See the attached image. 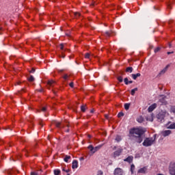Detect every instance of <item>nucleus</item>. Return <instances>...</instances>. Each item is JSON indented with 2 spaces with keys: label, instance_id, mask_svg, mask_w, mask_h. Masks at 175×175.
<instances>
[{
  "label": "nucleus",
  "instance_id": "36",
  "mask_svg": "<svg viewBox=\"0 0 175 175\" xmlns=\"http://www.w3.org/2000/svg\"><path fill=\"white\" fill-rule=\"evenodd\" d=\"M159 50H161V48L157 47L154 49V53H158V51H159Z\"/></svg>",
  "mask_w": 175,
  "mask_h": 175
},
{
  "label": "nucleus",
  "instance_id": "38",
  "mask_svg": "<svg viewBox=\"0 0 175 175\" xmlns=\"http://www.w3.org/2000/svg\"><path fill=\"white\" fill-rule=\"evenodd\" d=\"M69 85L70 87H71V88H73V86H74L73 82L70 83Z\"/></svg>",
  "mask_w": 175,
  "mask_h": 175
},
{
  "label": "nucleus",
  "instance_id": "30",
  "mask_svg": "<svg viewBox=\"0 0 175 175\" xmlns=\"http://www.w3.org/2000/svg\"><path fill=\"white\" fill-rule=\"evenodd\" d=\"M118 81H119L120 83H122V81H123V78H122V77H118Z\"/></svg>",
  "mask_w": 175,
  "mask_h": 175
},
{
  "label": "nucleus",
  "instance_id": "53",
  "mask_svg": "<svg viewBox=\"0 0 175 175\" xmlns=\"http://www.w3.org/2000/svg\"><path fill=\"white\" fill-rule=\"evenodd\" d=\"M107 35H109V33H107Z\"/></svg>",
  "mask_w": 175,
  "mask_h": 175
},
{
  "label": "nucleus",
  "instance_id": "46",
  "mask_svg": "<svg viewBox=\"0 0 175 175\" xmlns=\"http://www.w3.org/2000/svg\"><path fill=\"white\" fill-rule=\"evenodd\" d=\"M67 128H69V124H66Z\"/></svg>",
  "mask_w": 175,
  "mask_h": 175
},
{
  "label": "nucleus",
  "instance_id": "22",
  "mask_svg": "<svg viewBox=\"0 0 175 175\" xmlns=\"http://www.w3.org/2000/svg\"><path fill=\"white\" fill-rule=\"evenodd\" d=\"M136 91H137V88H134V89H133V90H131V95H132L133 96V95H135Z\"/></svg>",
  "mask_w": 175,
  "mask_h": 175
},
{
  "label": "nucleus",
  "instance_id": "29",
  "mask_svg": "<svg viewBox=\"0 0 175 175\" xmlns=\"http://www.w3.org/2000/svg\"><path fill=\"white\" fill-rule=\"evenodd\" d=\"M28 80L29 81H33V80H35V78H33V76H30L29 78H28Z\"/></svg>",
  "mask_w": 175,
  "mask_h": 175
},
{
  "label": "nucleus",
  "instance_id": "44",
  "mask_svg": "<svg viewBox=\"0 0 175 175\" xmlns=\"http://www.w3.org/2000/svg\"><path fill=\"white\" fill-rule=\"evenodd\" d=\"M173 52H167V54H172Z\"/></svg>",
  "mask_w": 175,
  "mask_h": 175
},
{
  "label": "nucleus",
  "instance_id": "23",
  "mask_svg": "<svg viewBox=\"0 0 175 175\" xmlns=\"http://www.w3.org/2000/svg\"><path fill=\"white\" fill-rule=\"evenodd\" d=\"M71 159L70 156L66 155L64 158V161L68 163V162H69V159Z\"/></svg>",
  "mask_w": 175,
  "mask_h": 175
},
{
  "label": "nucleus",
  "instance_id": "28",
  "mask_svg": "<svg viewBox=\"0 0 175 175\" xmlns=\"http://www.w3.org/2000/svg\"><path fill=\"white\" fill-rule=\"evenodd\" d=\"M143 117L140 116L139 118H137L138 122H143Z\"/></svg>",
  "mask_w": 175,
  "mask_h": 175
},
{
  "label": "nucleus",
  "instance_id": "26",
  "mask_svg": "<svg viewBox=\"0 0 175 175\" xmlns=\"http://www.w3.org/2000/svg\"><path fill=\"white\" fill-rule=\"evenodd\" d=\"M116 142H121V137L119 135H117L116 137Z\"/></svg>",
  "mask_w": 175,
  "mask_h": 175
},
{
  "label": "nucleus",
  "instance_id": "45",
  "mask_svg": "<svg viewBox=\"0 0 175 175\" xmlns=\"http://www.w3.org/2000/svg\"><path fill=\"white\" fill-rule=\"evenodd\" d=\"M168 9H170V5H167Z\"/></svg>",
  "mask_w": 175,
  "mask_h": 175
},
{
  "label": "nucleus",
  "instance_id": "17",
  "mask_svg": "<svg viewBox=\"0 0 175 175\" xmlns=\"http://www.w3.org/2000/svg\"><path fill=\"white\" fill-rule=\"evenodd\" d=\"M120 154H121V151L116 150V151L114 152L113 155H114L115 157H120Z\"/></svg>",
  "mask_w": 175,
  "mask_h": 175
},
{
  "label": "nucleus",
  "instance_id": "48",
  "mask_svg": "<svg viewBox=\"0 0 175 175\" xmlns=\"http://www.w3.org/2000/svg\"><path fill=\"white\" fill-rule=\"evenodd\" d=\"M66 131L69 132V129H67Z\"/></svg>",
  "mask_w": 175,
  "mask_h": 175
},
{
  "label": "nucleus",
  "instance_id": "4",
  "mask_svg": "<svg viewBox=\"0 0 175 175\" xmlns=\"http://www.w3.org/2000/svg\"><path fill=\"white\" fill-rule=\"evenodd\" d=\"M113 174L114 175H123L124 171L122 170V169L118 167V168L115 169Z\"/></svg>",
  "mask_w": 175,
  "mask_h": 175
},
{
  "label": "nucleus",
  "instance_id": "37",
  "mask_svg": "<svg viewBox=\"0 0 175 175\" xmlns=\"http://www.w3.org/2000/svg\"><path fill=\"white\" fill-rule=\"evenodd\" d=\"M69 77V75H65L64 76V80H67V79Z\"/></svg>",
  "mask_w": 175,
  "mask_h": 175
},
{
  "label": "nucleus",
  "instance_id": "10",
  "mask_svg": "<svg viewBox=\"0 0 175 175\" xmlns=\"http://www.w3.org/2000/svg\"><path fill=\"white\" fill-rule=\"evenodd\" d=\"M166 114H167V112H166V111H161L159 112L158 116L160 118H164V117H165V116H166Z\"/></svg>",
  "mask_w": 175,
  "mask_h": 175
},
{
  "label": "nucleus",
  "instance_id": "19",
  "mask_svg": "<svg viewBox=\"0 0 175 175\" xmlns=\"http://www.w3.org/2000/svg\"><path fill=\"white\" fill-rule=\"evenodd\" d=\"M135 165L134 164H132L131 165V174H133V173L135 172Z\"/></svg>",
  "mask_w": 175,
  "mask_h": 175
},
{
  "label": "nucleus",
  "instance_id": "33",
  "mask_svg": "<svg viewBox=\"0 0 175 175\" xmlns=\"http://www.w3.org/2000/svg\"><path fill=\"white\" fill-rule=\"evenodd\" d=\"M90 57H91V55H90V53H85V58L90 59Z\"/></svg>",
  "mask_w": 175,
  "mask_h": 175
},
{
  "label": "nucleus",
  "instance_id": "42",
  "mask_svg": "<svg viewBox=\"0 0 175 175\" xmlns=\"http://www.w3.org/2000/svg\"><path fill=\"white\" fill-rule=\"evenodd\" d=\"M31 175H38V172H31Z\"/></svg>",
  "mask_w": 175,
  "mask_h": 175
},
{
  "label": "nucleus",
  "instance_id": "50",
  "mask_svg": "<svg viewBox=\"0 0 175 175\" xmlns=\"http://www.w3.org/2000/svg\"><path fill=\"white\" fill-rule=\"evenodd\" d=\"M66 172L68 173V172H69V171L66 170Z\"/></svg>",
  "mask_w": 175,
  "mask_h": 175
},
{
  "label": "nucleus",
  "instance_id": "6",
  "mask_svg": "<svg viewBox=\"0 0 175 175\" xmlns=\"http://www.w3.org/2000/svg\"><path fill=\"white\" fill-rule=\"evenodd\" d=\"M170 174L171 175H175V164H170Z\"/></svg>",
  "mask_w": 175,
  "mask_h": 175
},
{
  "label": "nucleus",
  "instance_id": "8",
  "mask_svg": "<svg viewBox=\"0 0 175 175\" xmlns=\"http://www.w3.org/2000/svg\"><path fill=\"white\" fill-rule=\"evenodd\" d=\"M165 96H160V99L159 100V102L161 103V105H166L167 102L166 100L165 99Z\"/></svg>",
  "mask_w": 175,
  "mask_h": 175
},
{
  "label": "nucleus",
  "instance_id": "47",
  "mask_svg": "<svg viewBox=\"0 0 175 175\" xmlns=\"http://www.w3.org/2000/svg\"><path fill=\"white\" fill-rule=\"evenodd\" d=\"M91 113H94V110H92V111H91Z\"/></svg>",
  "mask_w": 175,
  "mask_h": 175
},
{
  "label": "nucleus",
  "instance_id": "32",
  "mask_svg": "<svg viewBox=\"0 0 175 175\" xmlns=\"http://www.w3.org/2000/svg\"><path fill=\"white\" fill-rule=\"evenodd\" d=\"M170 112L171 113H175V107H172L170 109Z\"/></svg>",
  "mask_w": 175,
  "mask_h": 175
},
{
  "label": "nucleus",
  "instance_id": "31",
  "mask_svg": "<svg viewBox=\"0 0 175 175\" xmlns=\"http://www.w3.org/2000/svg\"><path fill=\"white\" fill-rule=\"evenodd\" d=\"M81 111H85V106H84V105H82L81 107Z\"/></svg>",
  "mask_w": 175,
  "mask_h": 175
},
{
  "label": "nucleus",
  "instance_id": "41",
  "mask_svg": "<svg viewBox=\"0 0 175 175\" xmlns=\"http://www.w3.org/2000/svg\"><path fill=\"white\" fill-rule=\"evenodd\" d=\"M60 49H61V50H64V44H60Z\"/></svg>",
  "mask_w": 175,
  "mask_h": 175
},
{
  "label": "nucleus",
  "instance_id": "9",
  "mask_svg": "<svg viewBox=\"0 0 175 175\" xmlns=\"http://www.w3.org/2000/svg\"><path fill=\"white\" fill-rule=\"evenodd\" d=\"M124 162L132 163L133 162V156H129L126 159H124Z\"/></svg>",
  "mask_w": 175,
  "mask_h": 175
},
{
  "label": "nucleus",
  "instance_id": "39",
  "mask_svg": "<svg viewBox=\"0 0 175 175\" xmlns=\"http://www.w3.org/2000/svg\"><path fill=\"white\" fill-rule=\"evenodd\" d=\"M46 109H47V108H46V107H43L42 108V111H46Z\"/></svg>",
  "mask_w": 175,
  "mask_h": 175
},
{
  "label": "nucleus",
  "instance_id": "25",
  "mask_svg": "<svg viewBox=\"0 0 175 175\" xmlns=\"http://www.w3.org/2000/svg\"><path fill=\"white\" fill-rule=\"evenodd\" d=\"M130 106H131L130 104H128V103L125 104V105H124V109H125V110H129V107H130Z\"/></svg>",
  "mask_w": 175,
  "mask_h": 175
},
{
  "label": "nucleus",
  "instance_id": "11",
  "mask_svg": "<svg viewBox=\"0 0 175 175\" xmlns=\"http://www.w3.org/2000/svg\"><path fill=\"white\" fill-rule=\"evenodd\" d=\"M72 167L73 169H77V167H79V162L77 161V160H74L72 161Z\"/></svg>",
  "mask_w": 175,
  "mask_h": 175
},
{
  "label": "nucleus",
  "instance_id": "40",
  "mask_svg": "<svg viewBox=\"0 0 175 175\" xmlns=\"http://www.w3.org/2000/svg\"><path fill=\"white\" fill-rule=\"evenodd\" d=\"M97 175H103V172L102 171H99Z\"/></svg>",
  "mask_w": 175,
  "mask_h": 175
},
{
  "label": "nucleus",
  "instance_id": "3",
  "mask_svg": "<svg viewBox=\"0 0 175 175\" xmlns=\"http://www.w3.org/2000/svg\"><path fill=\"white\" fill-rule=\"evenodd\" d=\"M88 150H90V151H91V152H92L93 154H95V152H96V151H99V150H100V148H102V145H98L97 146H96L95 148H94V146H92V145H90L88 147Z\"/></svg>",
  "mask_w": 175,
  "mask_h": 175
},
{
  "label": "nucleus",
  "instance_id": "24",
  "mask_svg": "<svg viewBox=\"0 0 175 175\" xmlns=\"http://www.w3.org/2000/svg\"><path fill=\"white\" fill-rule=\"evenodd\" d=\"M54 174H55V175L61 174V170H54Z\"/></svg>",
  "mask_w": 175,
  "mask_h": 175
},
{
  "label": "nucleus",
  "instance_id": "51",
  "mask_svg": "<svg viewBox=\"0 0 175 175\" xmlns=\"http://www.w3.org/2000/svg\"><path fill=\"white\" fill-rule=\"evenodd\" d=\"M2 29V28H0V31Z\"/></svg>",
  "mask_w": 175,
  "mask_h": 175
},
{
  "label": "nucleus",
  "instance_id": "34",
  "mask_svg": "<svg viewBox=\"0 0 175 175\" xmlns=\"http://www.w3.org/2000/svg\"><path fill=\"white\" fill-rule=\"evenodd\" d=\"M118 117H124V113L122 112H120L118 114Z\"/></svg>",
  "mask_w": 175,
  "mask_h": 175
},
{
  "label": "nucleus",
  "instance_id": "16",
  "mask_svg": "<svg viewBox=\"0 0 175 175\" xmlns=\"http://www.w3.org/2000/svg\"><path fill=\"white\" fill-rule=\"evenodd\" d=\"M132 83H133V81H129L128 78L124 79V83L126 84V85H128L129 84H132Z\"/></svg>",
  "mask_w": 175,
  "mask_h": 175
},
{
  "label": "nucleus",
  "instance_id": "49",
  "mask_svg": "<svg viewBox=\"0 0 175 175\" xmlns=\"http://www.w3.org/2000/svg\"><path fill=\"white\" fill-rule=\"evenodd\" d=\"M172 46V45L171 44H170V47H171Z\"/></svg>",
  "mask_w": 175,
  "mask_h": 175
},
{
  "label": "nucleus",
  "instance_id": "20",
  "mask_svg": "<svg viewBox=\"0 0 175 175\" xmlns=\"http://www.w3.org/2000/svg\"><path fill=\"white\" fill-rule=\"evenodd\" d=\"M133 71V68L132 67H127L126 69V72H129V73H132Z\"/></svg>",
  "mask_w": 175,
  "mask_h": 175
},
{
  "label": "nucleus",
  "instance_id": "1",
  "mask_svg": "<svg viewBox=\"0 0 175 175\" xmlns=\"http://www.w3.org/2000/svg\"><path fill=\"white\" fill-rule=\"evenodd\" d=\"M146 130L143 128H133L129 131V136L130 137H134L135 139V142L137 143H142L143 142V135H144Z\"/></svg>",
  "mask_w": 175,
  "mask_h": 175
},
{
  "label": "nucleus",
  "instance_id": "7",
  "mask_svg": "<svg viewBox=\"0 0 175 175\" xmlns=\"http://www.w3.org/2000/svg\"><path fill=\"white\" fill-rule=\"evenodd\" d=\"M170 133H172V131H170V130H165V131L161 132V135L164 137H166V136H169V135H170Z\"/></svg>",
  "mask_w": 175,
  "mask_h": 175
},
{
  "label": "nucleus",
  "instance_id": "5",
  "mask_svg": "<svg viewBox=\"0 0 175 175\" xmlns=\"http://www.w3.org/2000/svg\"><path fill=\"white\" fill-rule=\"evenodd\" d=\"M157 103H154L152 105H150L148 109V111L149 113H151V111H154V110H155V109H157Z\"/></svg>",
  "mask_w": 175,
  "mask_h": 175
},
{
  "label": "nucleus",
  "instance_id": "12",
  "mask_svg": "<svg viewBox=\"0 0 175 175\" xmlns=\"http://www.w3.org/2000/svg\"><path fill=\"white\" fill-rule=\"evenodd\" d=\"M47 84L48 85H49V87H54V85H55V81H54L53 80H49Z\"/></svg>",
  "mask_w": 175,
  "mask_h": 175
},
{
  "label": "nucleus",
  "instance_id": "13",
  "mask_svg": "<svg viewBox=\"0 0 175 175\" xmlns=\"http://www.w3.org/2000/svg\"><path fill=\"white\" fill-rule=\"evenodd\" d=\"M147 172V167H144L138 170V173H142L144 174Z\"/></svg>",
  "mask_w": 175,
  "mask_h": 175
},
{
  "label": "nucleus",
  "instance_id": "35",
  "mask_svg": "<svg viewBox=\"0 0 175 175\" xmlns=\"http://www.w3.org/2000/svg\"><path fill=\"white\" fill-rule=\"evenodd\" d=\"M56 126H57V128H61V122H57Z\"/></svg>",
  "mask_w": 175,
  "mask_h": 175
},
{
  "label": "nucleus",
  "instance_id": "18",
  "mask_svg": "<svg viewBox=\"0 0 175 175\" xmlns=\"http://www.w3.org/2000/svg\"><path fill=\"white\" fill-rule=\"evenodd\" d=\"M168 129H175V123H172L167 126Z\"/></svg>",
  "mask_w": 175,
  "mask_h": 175
},
{
  "label": "nucleus",
  "instance_id": "21",
  "mask_svg": "<svg viewBox=\"0 0 175 175\" xmlns=\"http://www.w3.org/2000/svg\"><path fill=\"white\" fill-rule=\"evenodd\" d=\"M147 121L152 122L154 121V116L152 115H150V116L148 118H146Z\"/></svg>",
  "mask_w": 175,
  "mask_h": 175
},
{
  "label": "nucleus",
  "instance_id": "14",
  "mask_svg": "<svg viewBox=\"0 0 175 175\" xmlns=\"http://www.w3.org/2000/svg\"><path fill=\"white\" fill-rule=\"evenodd\" d=\"M169 66H170L169 64L167 65L165 68L160 72V75H163L164 73H165L166 70H167V69L169 68Z\"/></svg>",
  "mask_w": 175,
  "mask_h": 175
},
{
  "label": "nucleus",
  "instance_id": "15",
  "mask_svg": "<svg viewBox=\"0 0 175 175\" xmlns=\"http://www.w3.org/2000/svg\"><path fill=\"white\" fill-rule=\"evenodd\" d=\"M140 76H142V75L140 73L132 75V77H133V80H136V79H137V77H140Z\"/></svg>",
  "mask_w": 175,
  "mask_h": 175
},
{
  "label": "nucleus",
  "instance_id": "54",
  "mask_svg": "<svg viewBox=\"0 0 175 175\" xmlns=\"http://www.w3.org/2000/svg\"><path fill=\"white\" fill-rule=\"evenodd\" d=\"M67 175H70L69 174H68Z\"/></svg>",
  "mask_w": 175,
  "mask_h": 175
},
{
  "label": "nucleus",
  "instance_id": "2",
  "mask_svg": "<svg viewBox=\"0 0 175 175\" xmlns=\"http://www.w3.org/2000/svg\"><path fill=\"white\" fill-rule=\"evenodd\" d=\"M154 140L153 138H146L142 144L144 147H150V146L154 144Z\"/></svg>",
  "mask_w": 175,
  "mask_h": 175
},
{
  "label": "nucleus",
  "instance_id": "52",
  "mask_svg": "<svg viewBox=\"0 0 175 175\" xmlns=\"http://www.w3.org/2000/svg\"><path fill=\"white\" fill-rule=\"evenodd\" d=\"M89 137H91V135H89Z\"/></svg>",
  "mask_w": 175,
  "mask_h": 175
},
{
  "label": "nucleus",
  "instance_id": "43",
  "mask_svg": "<svg viewBox=\"0 0 175 175\" xmlns=\"http://www.w3.org/2000/svg\"><path fill=\"white\" fill-rule=\"evenodd\" d=\"M33 72H35V69H32L31 71H30V73H33Z\"/></svg>",
  "mask_w": 175,
  "mask_h": 175
},
{
  "label": "nucleus",
  "instance_id": "27",
  "mask_svg": "<svg viewBox=\"0 0 175 175\" xmlns=\"http://www.w3.org/2000/svg\"><path fill=\"white\" fill-rule=\"evenodd\" d=\"M74 16L77 18V17H80V14L79 12H74Z\"/></svg>",
  "mask_w": 175,
  "mask_h": 175
}]
</instances>
